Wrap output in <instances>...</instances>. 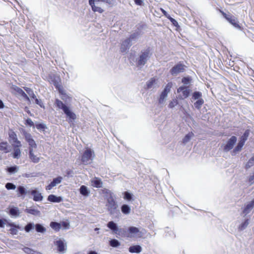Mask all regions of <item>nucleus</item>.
I'll return each mask as SVG.
<instances>
[{"mask_svg":"<svg viewBox=\"0 0 254 254\" xmlns=\"http://www.w3.org/2000/svg\"><path fill=\"white\" fill-rule=\"evenodd\" d=\"M168 96V94L163 92V91L161 92L159 98V103L160 104H164L166 101V99Z\"/></svg>","mask_w":254,"mask_h":254,"instance_id":"7c9ffc66","label":"nucleus"},{"mask_svg":"<svg viewBox=\"0 0 254 254\" xmlns=\"http://www.w3.org/2000/svg\"><path fill=\"white\" fill-rule=\"evenodd\" d=\"M142 251V248L139 245L132 246L129 248V252L131 253H139Z\"/></svg>","mask_w":254,"mask_h":254,"instance_id":"a878e982","label":"nucleus"},{"mask_svg":"<svg viewBox=\"0 0 254 254\" xmlns=\"http://www.w3.org/2000/svg\"><path fill=\"white\" fill-rule=\"evenodd\" d=\"M17 196H21L23 198L27 194L30 193V190H27L23 186H19L17 187Z\"/></svg>","mask_w":254,"mask_h":254,"instance_id":"aec40b11","label":"nucleus"},{"mask_svg":"<svg viewBox=\"0 0 254 254\" xmlns=\"http://www.w3.org/2000/svg\"><path fill=\"white\" fill-rule=\"evenodd\" d=\"M168 18L170 20V21L172 22V23L174 25H176V24H178L177 21L175 19H174V18L170 17V16L169 17H168Z\"/></svg>","mask_w":254,"mask_h":254,"instance_id":"0e129e2a","label":"nucleus"},{"mask_svg":"<svg viewBox=\"0 0 254 254\" xmlns=\"http://www.w3.org/2000/svg\"><path fill=\"white\" fill-rule=\"evenodd\" d=\"M11 90H12V92L17 95L22 96L24 98H25L27 101L28 102H30V99L28 97V96L27 95V94L19 87L13 85L11 87Z\"/></svg>","mask_w":254,"mask_h":254,"instance_id":"9b49d317","label":"nucleus"},{"mask_svg":"<svg viewBox=\"0 0 254 254\" xmlns=\"http://www.w3.org/2000/svg\"><path fill=\"white\" fill-rule=\"evenodd\" d=\"M26 125H28L30 127L34 126V123L31 119L28 118L26 121Z\"/></svg>","mask_w":254,"mask_h":254,"instance_id":"4d7b16f0","label":"nucleus"},{"mask_svg":"<svg viewBox=\"0 0 254 254\" xmlns=\"http://www.w3.org/2000/svg\"><path fill=\"white\" fill-rule=\"evenodd\" d=\"M26 211L28 213H30V214H31L34 215H38L40 213V212L39 210L35 209H32V208L27 209H26Z\"/></svg>","mask_w":254,"mask_h":254,"instance_id":"ea45409f","label":"nucleus"},{"mask_svg":"<svg viewBox=\"0 0 254 254\" xmlns=\"http://www.w3.org/2000/svg\"><path fill=\"white\" fill-rule=\"evenodd\" d=\"M80 193L85 196H87L89 194V191L88 188L85 186H81L79 189Z\"/></svg>","mask_w":254,"mask_h":254,"instance_id":"cd10ccee","label":"nucleus"},{"mask_svg":"<svg viewBox=\"0 0 254 254\" xmlns=\"http://www.w3.org/2000/svg\"><path fill=\"white\" fill-rule=\"evenodd\" d=\"M23 250L27 254H38V253L27 247L24 248Z\"/></svg>","mask_w":254,"mask_h":254,"instance_id":"a18cd8bd","label":"nucleus"},{"mask_svg":"<svg viewBox=\"0 0 254 254\" xmlns=\"http://www.w3.org/2000/svg\"><path fill=\"white\" fill-rule=\"evenodd\" d=\"M177 92L178 93H182L179 95V98L180 99H184L189 96L190 93V90L188 87L184 86L180 87L178 89Z\"/></svg>","mask_w":254,"mask_h":254,"instance_id":"9d476101","label":"nucleus"},{"mask_svg":"<svg viewBox=\"0 0 254 254\" xmlns=\"http://www.w3.org/2000/svg\"><path fill=\"white\" fill-rule=\"evenodd\" d=\"M24 89L30 96H34V92L31 89L28 87H24Z\"/></svg>","mask_w":254,"mask_h":254,"instance_id":"864d4df0","label":"nucleus"},{"mask_svg":"<svg viewBox=\"0 0 254 254\" xmlns=\"http://www.w3.org/2000/svg\"><path fill=\"white\" fill-rule=\"evenodd\" d=\"M9 135V141L11 144L12 146H21L22 144L21 142L18 140L17 135L13 131H10L8 133Z\"/></svg>","mask_w":254,"mask_h":254,"instance_id":"0eeeda50","label":"nucleus"},{"mask_svg":"<svg viewBox=\"0 0 254 254\" xmlns=\"http://www.w3.org/2000/svg\"><path fill=\"white\" fill-rule=\"evenodd\" d=\"M35 228L37 232L44 233L46 232V229L40 224H37L35 225Z\"/></svg>","mask_w":254,"mask_h":254,"instance_id":"2f4dec72","label":"nucleus"},{"mask_svg":"<svg viewBox=\"0 0 254 254\" xmlns=\"http://www.w3.org/2000/svg\"><path fill=\"white\" fill-rule=\"evenodd\" d=\"M185 66L182 64H179L174 66L170 70V72L173 75H177L178 74L183 72L185 71Z\"/></svg>","mask_w":254,"mask_h":254,"instance_id":"4468645a","label":"nucleus"},{"mask_svg":"<svg viewBox=\"0 0 254 254\" xmlns=\"http://www.w3.org/2000/svg\"><path fill=\"white\" fill-rule=\"evenodd\" d=\"M172 83L170 82L168 83L165 87L164 88V90H163V92L168 94V93L170 92L171 89L172 88Z\"/></svg>","mask_w":254,"mask_h":254,"instance_id":"79ce46f5","label":"nucleus"},{"mask_svg":"<svg viewBox=\"0 0 254 254\" xmlns=\"http://www.w3.org/2000/svg\"><path fill=\"white\" fill-rule=\"evenodd\" d=\"M202 97V93L198 91H195L192 94V98L193 100H199V99H202L201 98Z\"/></svg>","mask_w":254,"mask_h":254,"instance_id":"4c0bfd02","label":"nucleus"},{"mask_svg":"<svg viewBox=\"0 0 254 254\" xmlns=\"http://www.w3.org/2000/svg\"><path fill=\"white\" fill-rule=\"evenodd\" d=\"M66 174L67 176H72L73 173L72 171L68 170L66 171Z\"/></svg>","mask_w":254,"mask_h":254,"instance_id":"338daca9","label":"nucleus"},{"mask_svg":"<svg viewBox=\"0 0 254 254\" xmlns=\"http://www.w3.org/2000/svg\"><path fill=\"white\" fill-rule=\"evenodd\" d=\"M110 244L113 247H117L120 245V242L116 239L111 240Z\"/></svg>","mask_w":254,"mask_h":254,"instance_id":"49530a36","label":"nucleus"},{"mask_svg":"<svg viewBox=\"0 0 254 254\" xmlns=\"http://www.w3.org/2000/svg\"><path fill=\"white\" fill-rule=\"evenodd\" d=\"M7 171L10 174H15L18 172L19 167L17 166H13L7 168Z\"/></svg>","mask_w":254,"mask_h":254,"instance_id":"473e14b6","label":"nucleus"},{"mask_svg":"<svg viewBox=\"0 0 254 254\" xmlns=\"http://www.w3.org/2000/svg\"><path fill=\"white\" fill-rule=\"evenodd\" d=\"M48 200L53 202H60L63 201L61 196H57L54 194H50L48 197Z\"/></svg>","mask_w":254,"mask_h":254,"instance_id":"b1692460","label":"nucleus"},{"mask_svg":"<svg viewBox=\"0 0 254 254\" xmlns=\"http://www.w3.org/2000/svg\"><path fill=\"white\" fill-rule=\"evenodd\" d=\"M103 2L109 4H111L112 3L111 0H103Z\"/></svg>","mask_w":254,"mask_h":254,"instance_id":"774afa93","label":"nucleus"},{"mask_svg":"<svg viewBox=\"0 0 254 254\" xmlns=\"http://www.w3.org/2000/svg\"><path fill=\"white\" fill-rule=\"evenodd\" d=\"M178 104V100L176 99H173L169 104L168 107L170 108H173Z\"/></svg>","mask_w":254,"mask_h":254,"instance_id":"de8ad7c7","label":"nucleus"},{"mask_svg":"<svg viewBox=\"0 0 254 254\" xmlns=\"http://www.w3.org/2000/svg\"><path fill=\"white\" fill-rule=\"evenodd\" d=\"M131 44L129 39L125 40L122 43L121 46V51L122 53H126L131 46Z\"/></svg>","mask_w":254,"mask_h":254,"instance_id":"6ab92c4d","label":"nucleus"},{"mask_svg":"<svg viewBox=\"0 0 254 254\" xmlns=\"http://www.w3.org/2000/svg\"><path fill=\"white\" fill-rule=\"evenodd\" d=\"M7 223V221L6 219H0V227L3 228Z\"/></svg>","mask_w":254,"mask_h":254,"instance_id":"13d9d810","label":"nucleus"},{"mask_svg":"<svg viewBox=\"0 0 254 254\" xmlns=\"http://www.w3.org/2000/svg\"><path fill=\"white\" fill-rule=\"evenodd\" d=\"M194 136V134L192 132L188 133L183 139V143H186L190 141V140Z\"/></svg>","mask_w":254,"mask_h":254,"instance_id":"e433bc0d","label":"nucleus"},{"mask_svg":"<svg viewBox=\"0 0 254 254\" xmlns=\"http://www.w3.org/2000/svg\"><path fill=\"white\" fill-rule=\"evenodd\" d=\"M138 36V34L137 33H134L132 34L127 39H129L130 42L131 43L132 41L135 40Z\"/></svg>","mask_w":254,"mask_h":254,"instance_id":"09e8293b","label":"nucleus"},{"mask_svg":"<svg viewBox=\"0 0 254 254\" xmlns=\"http://www.w3.org/2000/svg\"><path fill=\"white\" fill-rule=\"evenodd\" d=\"M132 195L131 193L126 191L124 193V198L128 200H130L131 199Z\"/></svg>","mask_w":254,"mask_h":254,"instance_id":"603ef678","label":"nucleus"},{"mask_svg":"<svg viewBox=\"0 0 254 254\" xmlns=\"http://www.w3.org/2000/svg\"><path fill=\"white\" fill-rule=\"evenodd\" d=\"M94 157V152L90 149H87L81 157V161L84 165L90 164Z\"/></svg>","mask_w":254,"mask_h":254,"instance_id":"7ed1b4c3","label":"nucleus"},{"mask_svg":"<svg viewBox=\"0 0 254 254\" xmlns=\"http://www.w3.org/2000/svg\"><path fill=\"white\" fill-rule=\"evenodd\" d=\"M5 188L7 190H14L16 188V186L12 183H8L5 185Z\"/></svg>","mask_w":254,"mask_h":254,"instance_id":"8fccbe9b","label":"nucleus"},{"mask_svg":"<svg viewBox=\"0 0 254 254\" xmlns=\"http://www.w3.org/2000/svg\"><path fill=\"white\" fill-rule=\"evenodd\" d=\"M35 103L39 105L40 107H43V103H42V102L41 100H39L37 98H36L35 100Z\"/></svg>","mask_w":254,"mask_h":254,"instance_id":"052dcab7","label":"nucleus"},{"mask_svg":"<svg viewBox=\"0 0 254 254\" xmlns=\"http://www.w3.org/2000/svg\"><path fill=\"white\" fill-rule=\"evenodd\" d=\"M245 143V141H244V139H243L242 140L240 139L238 145L236 146V147L234 149L233 152L235 153H236L237 152L241 151L243 146H244Z\"/></svg>","mask_w":254,"mask_h":254,"instance_id":"c85d7f7f","label":"nucleus"},{"mask_svg":"<svg viewBox=\"0 0 254 254\" xmlns=\"http://www.w3.org/2000/svg\"><path fill=\"white\" fill-rule=\"evenodd\" d=\"M9 213L11 217H17L19 216L20 212L18 208L12 207L9 209Z\"/></svg>","mask_w":254,"mask_h":254,"instance_id":"393cba45","label":"nucleus"},{"mask_svg":"<svg viewBox=\"0 0 254 254\" xmlns=\"http://www.w3.org/2000/svg\"><path fill=\"white\" fill-rule=\"evenodd\" d=\"M62 94V97H61V99L63 100H66V99H67V96H66V95L65 94V92H64V94H63L62 93H61Z\"/></svg>","mask_w":254,"mask_h":254,"instance_id":"69168bd1","label":"nucleus"},{"mask_svg":"<svg viewBox=\"0 0 254 254\" xmlns=\"http://www.w3.org/2000/svg\"><path fill=\"white\" fill-rule=\"evenodd\" d=\"M57 246L58 251L61 253H64L66 250V245L63 240L59 239L55 243Z\"/></svg>","mask_w":254,"mask_h":254,"instance_id":"2eb2a0df","label":"nucleus"},{"mask_svg":"<svg viewBox=\"0 0 254 254\" xmlns=\"http://www.w3.org/2000/svg\"><path fill=\"white\" fill-rule=\"evenodd\" d=\"M36 127L38 129L41 130L45 128V125L41 124L36 125Z\"/></svg>","mask_w":254,"mask_h":254,"instance_id":"bf43d9fd","label":"nucleus"},{"mask_svg":"<svg viewBox=\"0 0 254 254\" xmlns=\"http://www.w3.org/2000/svg\"><path fill=\"white\" fill-rule=\"evenodd\" d=\"M172 83L170 82L168 83L165 87L164 88V90H163V92L168 94V93L170 92L171 89L172 88Z\"/></svg>","mask_w":254,"mask_h":254,"instance_id":"37998d69","label":"nucleus"},{"mask_svg":"<svg viewBox=\"0 0 254 254\" xmlns=\"http://www.w3.org/2000/svg\"><path fill=\"white\" fill-rule=\"evenodd\" d=\"M249 182L250 184H253L254 183V175L250 177Z\"/></svg>","mask_w":254,"mask_h":254,"instance_id":"e2e57ef3","label":"nucleus"},{"mask_svg":"<svg viewBox=\"0 0 254 254\" xmlns=\"http://www.w3.org/2000/svg\"><path fill=\"white\" fill-rule=\"evenodd\" d=\"M91 185L97 188H100L102 187V182L101 180L98 178L94 177L91 181Z\"/></svg>","mask_w":254,"mask_h":254,"instance_id":"4be33fe9","label":"nucleus"},{"mask_svg":"<svg viewBox=\"0 0 254 254\" xmlns=\"http://www.w3.org/2000/svg\"><path fill=\"white\" fill-rule=\"evenodd\" d=\"M150 56V51L148 50H146L141 52L139 56V59L137 61V65L139 66L144 65Z\"/></svg>","mask_w":254,"mask_h":254,"instance_id":"39448f33","label":"nucleus"},{"mask_svg":"<svg viewBox=\"0 0 254 254\" xmlns=\"http://www.w3.org/2000/svg\"><path fill=\"white\" fill-rule=\"evenodd\" d=\"M237 141V137L232 136L227 142V143L224 145L223 149L225 151L227 152L232 149L234 144Z\"/></svg>","mask_w":254,"mask_h":254,"instance_id":"f8f14e48","label":"nucleus"},{"mask_svg":"<svg viewBox=\"0 0 254 254\" xmlns=\"http://www.w3.org/2000/svg\"><path fill=\"white\" fill-rule=\"evenodd\" d=\"M35 228V225L33 223H29L25 227V230L26 232H29L31 230Z\"/></svg>","mask_w":254,"mask_h":254,"instance_id":"a19ab883","label":"nucleus"},{"mask_svg":"<svg viewBox=\"0 0 254 254\" xmlns=\"http://www.w3.org/2000/svg\"><path fill=\"white\" fill-rule=\"evenodd\" d=\"M107 203L106 206L111 214H114L118 208V204L115 199V195L110 191H107L106 195Z\"/></svg>","mask_w":254,"mask_h":254,"instance_id":"f03ea898","label":"nucleus"},{"mask_svg":"<svg viewBox=\"0 0 254 254\" xmlns=\"http://www.w3.org/2000/svg\"><path fill=\"white\" fill-rule=\"evenodd\" d=\"M121 210L123 213L125 214H128L130 212V208L128 205L127 204H124L121 207Z\"/></svg>","mask_w":254,"mask_h":254,"instance_id":"72a5a7b5","label":"nucleus"},{"mask_svg":"<svg viewBox=\"0 0 254 254\" xmlns=\"http://www.w3.org/2000/svg\"><path fill=\"white\" fill-rule=\"evenodd\" d=\"M249 135V130H246L244 134L241 137L240 139L242 140L244 139V141H246L248 138V137Z\"/></svg>","mask_w":254,"mask_h":254,"instance_id":"3c124183","label":"nucleus"},{"mask_svg":"<svg viewBox=\"0 0 254 254\" xmlns=\"http://www.w3.org/2000/svg\"><path fill=\"white\" fill-rule=\"evenodd\" d=\"M224 17L236 28L241 29V27L238 24L237 19L231 14H226L224 12L221 11Z\"/></svg>","mask_w":254,"mask_h":254,"instance_id":"423d86ee","label":"nucleus"},{"mask_svg":"<svg viewBox=\"0 0 254 254\" xmlns=\"http://www.w3.org/2000/svg\"><path fill=\"white\" fill-rule=\"evenodd\" d=\"M36 149H29V158L34 163H37L40 161V157L37 154Z\"/></svg>","mask_w":254,"mask_h":254,"instance_id":"1a4fd4ad","label":"nucleus"},{"mask_svg":"<svg viewBox=\"0 0 254 254\" xmlns=\"http://www.w3.org/2000/svg\"><path fill=\"white\" fill-rule=\"evenodd\" d=\"M0 150L3 151L4 153L9 152L7 142H2L0 143Z\"/></svg>","mask_w":254,"mask_h":254,"instance_id":"c756f323","label":"nucleus"},{"mask_svg":"<svg viewBox=\"0 0 254 254\" xmlns=\"http://www.w3.org/2000/svg\"><path fill=\"white\" fill-rule=\"evenodd\" d=\"M63 180V177L60 176L56 178H54L53 181L46 187L47 190H51L53 187L60 184Z\"/></svg>","mask_w":254,"mask_h":254,"instance_id":"f3484780","label":"nucleus"},{"mask_svg":"<svg viewBox=\"0 0 254 254\" xmlns=\"http://www.w3.org/2000/svg\"><path fill=\"white\" fill-rule=\"evenodd\" d=\"M50 226L56 231H59L61 228V223L55 222H52Z\"/></svg>","mask_w":254,"mask_h":254,"instance_id":"f704fd0d","label":"nucleus"},{"mask_svg":"<svg viewBox=\"0 0 254 254\" xmlns=\"http://www.w3.org/2000/svg\"><path fill=\"white\" fill-rule=\"evenodd\" d=\"M30 193L33 195V200L35 201H41L43 200V197L38 190L36 189L32 190L30 191Z\"/></svg>","mask_w":254,"mask_h":254,"instance_id":"dca6fc26","label":"nucleus"},{"mask_svg":"<svg viewBox=\"0 0 254 254\" xmlns=\"http://www.w3.org/2000/svg\"><path fill=\"white\" fill-rule=\"evenodd\" d=\"M254 207V199L248 202L245 206L243 213L245 215L248 214L253 209Z\"/></svg>","mask_w":254,"mask_h":254,"instance_id":"a211bd4d","label":"nucleus"},{"mask_svg":"<svg viewBox=\"0 0 254 254\" xmlns=\"http://www.w3.org/2000/svg\"><path fill=\"white\" fill-rule=\"evenodd\" d=\"M249 224V220H246L243 223H242L239 227V230L243 231L245 230Z\"/></svg>","mask_w":254,"mask_h":254,"instance_id":"58836bf2","label":"nucleus"},{"mask_svg":"<svg viewBox=\"0 0 254 254\" xmlns=\"http://www.w3.org/2000/svg\"><path fill=\"white\" fill-rule=\"evenodd\" d=\"M135 4L138 5H142L143 3V0H134Z\"/></svg>","mask_w":254,"mask_h":254,"instance_id":"680f3d73","label":"nucleus"},{"mask_svg":"<svg viewBox=\"0 0 254 254\" xmlns=\"http://www.w3.org/2000/svg\"><path fill=\"white\" fill-rule=\"evenodd\" d=\"M60 78L58 76L54 75L52 78V82L56 88L59 90L60 93L64 94V89L60 83Z\"/></svg>","mask_w":254,"mask_h":254,"instance_id":"ddd939ff","label":"nucleus"},{"mask_svg":"<svg viewBox=\"0 0 254 254\" xmlns=\"http://www.w3.org/2000/svg\"><path fill=\"white\" fill-rule=\"evenodd\" d=\"M21 146H13V152L11 154L14 159H19L21 156V151L20 149Z\"/></svg>","mask_w":254,"mask_h":254,"instance_id":"412c9836","label":"nucleus"},{"mask_svg":"<svg viewBox=\"0 0 254 254\" xmlns=\"http://www.w3.org/2000/svg\"><path fill=\"white\" fill-rule=\"evenodd\" d=\"M23 134L26 141L28 143L29 149H37V145L33 138L32 135L26 131H24Z\"/></svg>","mask_w":254,"mask_h":254,"instance_id":"20e7f679","label":"nucleus"},{"mask_svg":"<svg viewBox=\"0 0 254 254\" xmlns=\"http://www.w3.org/2000/svg\"><path fill=\"white\" fill-rule=\"evenodd\" d=\"M61 228L63 227L64 229H68L69 227V224L68 222H63L61 223Z\"/></svg>","mask_w":254,"mask_h":254,"instance_id":"6e6d98bb","label":"nucleus"},{"mask_svg":"<svg viewBox=\"0 0 254 254\" xmlns=\"http://www.w3.org/2000/svg\"><path fill=\"white\" fill-rule=\"evenodd\" d=\"M107 227L109 228H110V229H111L112 230H113L115 233H116V234L117 233V232L118 231L119 229L118 228L117 224L115 223H114L113 221H110L107 224Z\"/></svg>","mask_w":254,"mask_h":254,"instance_id":"bb28decb","label":"nucleus"},{"mask_svg":"<svg viewBox=\"0 0 254 254\" xmlns=\"http://www.w3.org/2000/svg\"><path fill=\"white\" fill-rule=\"evenodd\" d=\"M204 103V100L203 99H199L194 103V106L197 109H200Z\"/></svg>","mask_w":254,"mask_h":254,"instance_id":"c9c22d12","label":"nucleus"},{"mask_svg":"<svg viewBox=\"0 0 254 254\" xmlns=\"http://www.w3.org/2000/svg\"><path fill=\"white\" fill-rule=\"evenodd\" d=\"M190 79L189 77H184L182 81L185 85H188L190 84Z\"/></svg>","mask_w":254,"mask_h":254,"instance_id":"5fc2aeb1","label":"nucleus"},{"mask_svg":"<svg viewBox=\"0 0 254 254\" xmlns=\"http://www.w3.org/2000/svg\"><path fill=\"white\" fill-rule=\"evenodd\" d=\"M146 86L147 89L155 88L159 86L157 84L156 79L154 78H152L147 81Z\"/></svg>","mask_w":254,"mask_h":254,"instance_id":"5701e85b","label":"nucleus"},{"mask_svg":"<svg viewBox=\"0 0 254 254\" xmlns=\"http://www.w3.org/2000/svg\"><path fill=\"white\" fill-rule=\"evenodd\" d=\"M254 165V155L248 161L246 164V168H249Z\"/></svg>","mask_w":254,"mask_h":254,"instance_id":"c03bdc74","label":"nucleus"},{"mask_svg":"<svg viewBox=\"0 0 254 254\" xmlns=\"http://www.w3.org/2000/svg\"><path fill=\"white\" fill-rule=\"evenodd\" d=\"M56 106L60 109H62L68 118L67 121L70 124L73 125L76 119V115L70 109V108L59 99L56 100Z\"/></svg>","mask_w":254,"mask_h":254,"instance_id":"f257e3e1","label":"nucleus"},{"mask_svg":"<svg viewBox=\"0 0 254 254\" xmlns=\"http://www.w3.org/2000/svg\"><path fill=\"white\" fill-rule=\"evenodd\" d=\"M128 234L127 237H141L142 233L140 230L135 227L131 226L128 228Z\"/></svg>","mask_w":254,"mask_h":254,"instance_id":"6e6552de","label":"nucleus"}]
</instances>
